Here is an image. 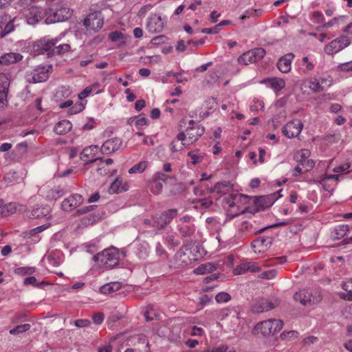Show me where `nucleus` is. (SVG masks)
<instances>
[{
  "label": "nucleus",
  "mask_w": 352,
  "mask_h": 352,
  "mask_svg": "<svg viewBox=\"0 0 352 352\" xmlns=\"http://www.w3.org/2000/svg\"><path fill=\"white\" fill-rule=\"evenodd\" d=\"M59 38H50L43 37L38 41H34L30 46V52L34 55H39L47 54L48 56H52L56 54H60L65 51V45L60 44L58 46L56 45L58 43Z\"/></svg>",
  "instance_id": "nucleus-1"
},
{
  "label": "nucleus",
  "mask_w": 352,
  "mask_h": 352,
  "mask_svg": "<svg viewBox=\"0 0 352 352\" xmlns=\"http://www.w3.org/2000/svg\"><path fill=\"white\" fill-rule=\"evenodd\" d=\"M249 201L248 196L237 192H232L223 199L224 207L232 217L243 213L248 208Z\"/></svg>",
  "instance_id": "nucleus-2"
},
{
  "label": "nucleus",
  "mask_w": 352,
  "mask_h": 352,
  "mask_svg": "<svg viewBox=\"0 0 352 352\" xmlns=\"http://www.w3.org/2000/svg\"><path fill=\"white\" fill-rule=\"evenodd\" d=\"M283 327V321L279 319H267L258 322L252 329L254 335L261 333L263 336H270L279 332Z\"/></svg>",
  "instance_id": "nucleus-3"
},
{
  "label": "nucleus",
  "mask_w": 352,
  "mask_h": 352,
  "mask_svg": "<svg viewBox=\"0 0 352 352\" xmlns=\"http://www.w3.org/2000/svg\"><path fill=\"white\" fill-rule=\"evenodd\" d=\"M98 150V146L94 145L85 148L80 153L78 165L74 168H67V175L71 173L78 174L82 172V166L85 164L96 162Z\"/></svg>",
  "instance_id": "nucleus-4"
},
{
  "label": "nucleus",
  "mask_w": 352,
  "mask_h": 352,
  "mask_svg": "<svg viewBox=\"0 0 352 352\" xmlns=\"http://www.w3.org/2000/svg\"><path fill=\"white\" fill-rule=\"evenodd\" d=\"M322 296L320 289H301L294 295V299L302 305L307 306L317 304L322 300Z\"/></svg>",
  "instance_id": "nucleus-5"
},
{
  "label": "nucleus",
  "mask_w": 352,
  "mask_h": 352,
  "mask_svg": "<svg viewBox=\"0 0 352 352\" xmlns=\"http://www.w3.org/2000/svg\"><path fill=\"white\" fill-rule=\"evenodd\" d=\"M52 67L47 65H38L25 72V78L29 83H38L46 81Z\"/></svg>",
  "instance_id": "nucleus-6"
},
{
  "label": "nucleus",
  "mask_w": 352,
  "mask_h": 352,
  "mask_svg": "<svg viewBox=\"0 0 352 352\" xmlns=\"http://www.w3.org/2000/svg\"><path fill=\"white\" fill-rule=\"evenodd\" d=\"M96 261L101 266L111 269L118 264L119 256L116 249H107L94 256Z\"/></svg>",
  "instance_id": "nucleus-7"
},
{
  "label": "nucleus",
  "mask_w": 352,
  "mask_h": 352,
  "mask_svg": "<svg viewBox=\"0 0 352 352\" xmlns=\"http://www.w3.org/2000/svg\"><path fill=\"white\" fill-rule=\"evenodd\" d=\"M333 81L331 76H327L318 78L310 77L306 80V82L308 83L309 88L314 93H320L330 87L333 85Z\"/></svg>",
  "instance_id": "nucleus-8"
},
{
  "label": "nucleus",
  "mask_w": 352,
  "mask_h": 352,
  "mask_svg": "<svg viewBox=\"0 0 352 352\" xmlns=\"http://www.w3.org/2000/svg\"><path fill=\"white\" fill-rule=\"evenodd\" d=\"M177 231L179 236L183 239H190L194 236L196 228L190 216L186 215L179 219Z\"/></svg>",
  "instance_id": "nucleus-9"
},
{
  "label": "nucleus",
  "mask_w": 352,
  "mask_h": 352,
  "mask_svg": "<svg viewBox=\"0 0 352 352\" xmlns=\"http://www.w3.org/2000/svg\"><path fill=\"white\" fill-rule=\"evenodd\" d=\"M193 245L191 243H186L182 245L176 254L177 259L181 262L182 265H188L193 261L197 260V255L194 253L195 249L192 250Z\"/></svg>",
  "instance_id": "nucleus-10"
},
{
  "label": "nucleus",
  "mask_w": 352,
  "mask_h": 352,
  "mask_svg": "<svg viewBox=\"0 0 352 352\" xmlns=\"http://www.w3.org/2000/svg\"><path fill=\"white\" fill-rule=\"evenodd\" d=\"M265 55V50L261 47H257L249 50L238 58V62L241 65H248L262 59Z\"/></svg>",
  "instance_id": "nucleus-11"
},
{
  "label": "nucleus",
  "mask_w": 352,
  "mask_h": 352,
  "mask_svg": "<svg viewBox=\"0 0 352 352\" xmlns=\"http://www.w3.org/2000/svg\"><path fill=\"white\" fill-rule=\"evenodd\" d=\"M204 131V128L199 126H188L186 130V133L181 132L178 134V140L184 142V144L190 146L201 136Z\"/></svg>",
  "instance_id": "nucleus-12"
},
{
  "label": "nucleus",
  "mask_w": 352,
  "mask_h": 352,
  "mask_svg": "<svg viewBox=\"0 0 352 352\" xmlns=\"http://www.w3.org/2000/svg\"><path fill=\"white\" fill-rule=\"evenodd\" d=\"M169 178L170 177L165 173H155L148 182V188L152 193L158 195L162 190L163 183H166Z\"/></svg>",
  "instance_id": "nucleus-13"
},
{
  "label": "nucleus",
  "mask_w": 352,
  "mask_h": 352,
  "mask_svg": "<svg viewBox=\"0 0 352 352\" xmlns=\"http://www.w3.org/2000/svg\"><path fill=\"white\" fill-rule=\"evenodd\" d=\"M104 21L100 12H93L89 14L83 20V25L87 30L98 32L103 26Z\"/></svg>",
  "instance_id": "nucleus-14"
},
{
  "label": "nucleus",
  "mask_w": 352,
  "mask_h": 352,
  "mask_svg": "<svg viewBox=\"0 0 352 352\" xmlns=\"http://www.w3.org/2000/svg\"><path fill=\"white\" fill-rule=\"evenodd\" d=\"M314 181L320 183L323 188L328 191L332 192L338 184L339 181V175H318L314 176Z\"/></svg>",
  "instance_id": "nucleus-15"
},
{
  "label": "nucleus",
  "mask_w": 352,
  "mask_h": 352,
  "mask_svg": "<svg viewBox=\"0 0 352 352\" xmlns=\"http://www.w3.org/2000/svg\"><path fill=\"white\" fill-rule=\"evenodd\" d=\"M311 152L308 149H300L294 154V159L304 168L305 172L312 170L315 166V162L309 159Z\"/></svg>",
  "instance_id": "nucleus-16"
},
{
  "label": "nucleus",
  "mask_w": 352,
  "mask_h": 352,
  "mask_svg": "<svg viewBox=\"0 0 352 352\" xmlns=\"http://www.w3.org/2000/svg\"><path fill=\"white\" fill-rule=\"evenodd\" d=\"M177 214L176 209H171L162 212L160 215L153 217L154 226L160 230L164 228L169 224Z\"/></svg>",
  "instance_id": "nucleus-17"
},
{
  "label": "nucleus",
  "mask_w": 352,
  "mask_h": 352,
  "mask_svg": "<svg viewBox=\"0 0 352 352\" xmlns=\"http://www.w3.org/2000/svg\"><path fill=\"white\" fill-rule=\"evenodd\" d=\"M303 128V124L300 120L295 119L287 122L283 128V133L288 138H297Z\"/></svg>",
  "instance_id": "nucleus-18"
},
{
  "label": "nucleus",
  "mask_w": 352,
  "mask_h": 352,
  "mask_svg": "<svg viewBox=\"0 0 352 352\" xmlns=\"http://www.w3.org/2000/svg\"><path fill=\"white\" fill-rule=\"evenodd\" d=\"M350 44L349 38L346 36L334 39L324 47V52L329 55L336 54Z\"/></svg>",
  "instance_id": "nucleus-19"
},
{
  "label": "nucleus",
  "mask_w": 352,
  "mask_h": 352,
  "mask_svg": "<svg viewBox=\"0 0 352 352\" xmlns=\"http://www.w3.org/2000/svg\"><path fill=\"white\" fill-rule=\"evenodd\" d=\"M277 198L278 197L276 193L256 197L254 200V206L256 208V211L258 212L270 207L275 202Z\"/></svg>",
  "instance_id": "nucleus-20"
},
{
  "label": "nucleus",
  "mask_w": 352,
  "mask_h": 352,
  "mask_svg": "<svg viewBox=\"0 0 352 352\" xmlns=\"http://www.w3.org/2000/svg\"><path fill=\"white\" fill-rule=\"evenodd\" d=\"M280 304V301L278 299L269 300V299H261L258 300L253 307V310L257 313H261L267 311L274 309Z\"/></svg>",
  "instance_id": "nucleus-21"
},
{
  "label": "nucleus",
  "mask_w": 352,
  "mask_h": 352,
  "mask_svg": "<svg viewBox=\"0 0 352 352\" xmlns=\"http://www.w3.org/2000/svg\"><path fill=\"white\" fill-rule=\"evenodd\" d=\"M298 72L301 74H307L314 71L316 66L315 60L310 56H304L297 61Z\"/></svg>",
  "instance_id": "nucleus-22"
},
{
  "label": "nucleus",
  "mask_w": 352,
  "mask_h": 352,
  "mask_svg": "<svg viewBox=\"0 0 352 352\" xmlns=\"http://www.w3.org/2000/svg\"><path fill=\"white\" fill-rule=\"evenodd\" d=\"M66 9L60 8L58 10L50 9L47 12V17L45 19V23L50 24L58 22L64 21L65 20Z\"/></svg>",
  "instance_id": "nucleus-23"
},
{
  "label": "nucleus",
  "mask_w": 352,
  "mask_h": 352,
  "mask_svg": "<svg viewBox=\"0 0 352 352\" xmlns=\"http://www.w3.org/2000/svg\"><path fill=\"white\" fill-rule=\"evenodd\" d=\"M272 238L260 236L254 239L252 243V248L256 253H262L267 251L272 244Z\"/></svg>",
  "instance_id": "nucleus-24"
},
{
  "label": "nucleus",
  "mask_w": 352,
  "mask_h": 352,
  "mask_svg": "<svg viewBox=\"0 0 352 352\" xmlns=\"http://www.w3.org/2000/svg\"><path fill=\"white\" fill-rule=\"evenodd\" d=\"M122 144V141L120 138H111L103 143L101 146V151L104 154H110L120 149Z\"/></svg>",
  "instance_id": "nucleus-25"
},
{
  "label": "nucleus",
  "mask_w": 352,
  "mask_h": 352,
  "mask_svg": "<svg viewBox=\"0 0 352 352\" xmlns=\"http://www.w3.org/2000/svg\"><path fill=\"white\" fill-rule=\"evenodd\" d=\"M294 58L293 53H287L280 57L276 64L277 68L282 73H288L292 69V62Z\"/></svg>",
  "instance_id": "nucleus-26"
},
{
  "label": "nucleus",
  "mask_w": 352,
  "mask_h": 352,
  "mask_svg": "<svg viewBox=\"0 0 352 352\" xmlns=\"http://www.w3.org/2000/svg\"><path fill=\"white\" fill-rule=\"evenodd\" d=\"M261 270V267L256 262L243 263L234 269V274H241L248 272H258Z\"/></svg>",
  "instance_id": "nucleus-27"
},
{
  "label": "nucleus",
  "mask_w": 352,
  "mask_h": 352,
  "mask_svg": "<svg viewBox=\"0 0 352 352\" xmlns=\"http://www.w3.org/2000/svg\"><path fill=\"white\" fill-rule=\"evenodd\" d=\"M146 28L151 33L161 32L164 28V22L161 16L157 14L152 15L147 23Z\"/></svg>",
  "instance_id": "nucleus-28"
},
{
  "label": "nucleus",
  "mask_w": 352,
  "mask_h": 352,
  "mask_svg": "<svg viewBox=\"0 0 352 352\" xmlns=\"http://www.w3.org/2000/svg\"><path fill=\"white\" fill-rule=\"evenodd\" d=\"M212 191L220 196L227 194L229 195L230 193L234 192L233 191V184L228 181L217 182L212 188Z\"/></svg>",
  "instance_id": "nucleus-29"
},
{
  "label": "nucleus",
  "mask_w": 352,
  "mask_h": 352,
  "mask_svg": "<svg viewBox=\"0 0 352 352\" xmlns=\"http://www.w3.org/2000/svg\"><path fill=\"white\" fill-rule=\"evenodd\" d=\"M341 287L345 292H339L338 296L344 300L352 301V278L342 281Z\"/></svg>",
  "instance_id": "nucleus-30"
},
{
  "label": "nucleus",
  "mask_w": 352,
  "mask_h": 352,
  "mask_svg": "<svg viewBox=\"0 0 352 352\" xmlns=\"http://www.w3.org/2000/svg\"><path fill=\"white\" fill-rule=\"evenodd\" d=\"M28 24L34 25L38 23L41 18V12L36 7H31L25 10V14Z\"/></svg>",
  "instance_id": "nucleus-31"
},
{
  "label": "nucleus",
  "mask_w": 352,
  "mask_h": 352,
  "mask_svg": "<svg viewBox=\"0 0 352 352\" xmlns=\"http://www.w3.org/2000/svg\"><path fill=\"white\" fill-rule=\"evenodd\" d=\"M219 268V265L208 262L199 265L193 270V273L197 275H204L212 273Z\"/></svg>",
  "instance_id": "nucleus-32"
},
{
  "label": "nucleus",
  "mask_w": 352,
  "mask_h": 352,
  "mask_svg": "<svg viewBox=\"0 0 352 352\" xmlns=\"http://www.w3.org/2000/svg\"><path fill=\"white\" fill-rule=\"evenodd\" d=\"M23 56L19 53L10 52L0 56L1 65H10L22 60Z\"/></svg>",
  "instance_id": "nucleus-33"
},
{
  "label": "nucleus",
  "mask_w": 352,
  "mask_h": 352,
  "mask_svg": "<svg viewBox=\"0 0 352 352\" xmlns=\"http://www.w3.org/2000/svg\"><path fill=\"white\" fill-rule=\"evenodd\" d=\"M50 209L47 206H43L42 204L36 205V206L34 207L30 212V213L29 217L32 219L47 217L50 214Z\"/></svg>",
  "instance_id": "nucleus-34"
},
{
  "label": "nucleus",
  "mask_w": 352,
  "mask_h": 352,
  "mask_svg": "<svg viewBox=\"0 0 352 352\" xmlns=\"http://www.w3.org/2000/svg\"><path fill=\"white\" fill-rule=\"evenodd\" d=\"M112 164L113 160L111 158H107L104 160H100L97 169L98 174L101 175H106L109 173H111L112 171L114 170L111 167L112 166Z\"/></svg>",
  "instance_id": "nucleus-35"
},
{
  "label": "nucleus",
  "mask_w": 352,
  "mask_h": 352,
  "mask_svg": "<svg viewBox=\"0 0 352 352\" xmlns=\"http://www.w3.org/2000/svg\"><path fill=\"white\" fill-rule=\"evenodd\" d=\"M128 189L126 184H123L122 179L118 177L111 184L109 192L111 193H119L126 191Z\"/></svg>",
  "instance_id": "nucleus-36"
},
{
  "label": "nucleus",
  "mask_w": 352,
  "mask_h": 352,
  "mask_svg": "<svg viewBox=\"0 0 352 352\" xmlns=\"http://www.w3.org/2000/svg\"><path fill=\"white\" fill-rule=\"evenodd\" d=\"M349 230L347 225H340L331 232V238L334 241L339 240L346 235Z\"/></svg>",
  "instance_id": "nucleus-37"
},
{
  "label": "nucleus",
  "mask_w": 352,
  "mask_h": 352,
  "mask_svg": "<svg viewBox=\"0 0 352 352\" xmlns=\"http://www.w3.org/2000/svg\"><path fill=\"white\" fill-rule=\"evenodd\" d=\"M268 85L273 88L276 91H280L285 87V82L283 78L274 77L266 80Z\"/></svg>",
  "instance_id": "nucleus-38"
},
{
  "label": "nucleus",
  "mask_w": 352,
  "mask_h": 352,
  "mask_svg": "<svg viewBox=\"0 0 352 352\" xmlns=\"http://www.w3.org/2000/svg\"><path fill=\"white\" fill-rule=\"evenodd\" d=\"M204 160V155L199 150L188 152V162L191 164H197Z\"/></svg>",
  "instance_id": "nucleus-39"
},
{
  "label": "nucleus",
  "mask_w": 352,
  "mask_h": 352,
  "mask_svg": "<svg viewBox=\"0 0 352 352\" xmlns=\"http://www.w3.org/2000/svg\"><path fill=\"white\" fill-rule=\"evenodd\" d=\"M121 287L120 283L118 282L110 283L102 285L100 288V292L104 294H109L119 290Z\"/></svg>",
  "instance_id": "nucleus-40"
},
{
  "label": "nucleus",
  "mask_w": 352,
  "mask_h": 352,
  "mask_svg": "<svg viewBox=\"0 0 352 352\" xmlns=\"http://www.w3.org/2000/svg\"><path fill=\"white\" fill-rule=\"evenodd\" d=\"M239 231L244 235L256 233L257 231L254 229L252 225L248 221H243L239 226Z\"/></svg>",
  "instance_id": "nucleus-41"
},
{
  "label": "nucleus",
  "mask_w": 352,
  "mask_h": 352,
  "mask_svg": "<svg viewBox=\"0 0 352 352\" xmlns=\"http://www.w3.org/2000/svg\"><path fill=\"white\" fill-rule=\"evenodd\" d=\"M100 83L96 82L91 86L87 87L82 91H81L78 94V98L80 100H82L87 97L92 91H96V93L99 92Z\"/></svg>",
  "instance_id": "nucleus-42"
},
{
  "label": "nucleus",
  "mask_w": 352,
  "mask_h": 352,
  "mask_svg": "<svg viewBox=\"0 0 352 352\" xmlns=\"http://www.w3.org/2000/svg\"><path fill=\"white\" fill-rule=\"evenodd\" d=\"M148 162L146 160L141 161L139 163L135 164L129 170L130 174H137L143 173L147 168Z\"/></svg>",
  "instance_id": "nucleus-43"
},
{
  "label": "nucleus",
  "mask_w": 352,
  "mask_h": 352,
  "mask_svg": "<svg viewBox=\"0 0 352 352\" xmlns=\"http://www.w3.org/2000/svg\"><path fill=\"white\" fill-rule=\"evenodd\" d=\"M82 197L79 194H74L67 198V203L69 206L72 208H76L78 207L82 202Z\"/></svg>",
  "instance_id": "nucleus-44"
},
{
  "label": "nucleus",
  "mask_w": 352,
  "mask_h": 352,
  "mask_svg": "<svg viewBox=\"0 0 352 352\" xmlns=\"http://www.w3.org/2000/svg\"><path fill=\"white\" fill-rule=\"evenodd\" d=\"M184 142L178 140V135L173 140L170 145L171 152L175 153L182 151L184 147L188 146L184 144Z\"/></svg>",
  "instance_id": "nucleus-45"
},
{
  "label": "nucleus",
  "mask_w": 352,
  "mask_h": 352,
  "mask_svg": "<svg viewBox=\"0 0 352 352\" xmlns=\"http://www.w3.org/2000/svg\"><path fill=\"white\" fill-rule=\"evenodd\" d=\"M109 38L113 42H120L119 46L125 45L124 34L120 32L115 31L109 34Z\"/></svg>",
  "instance_id": "nucleus-46"
},
{
  "label": "nucleus",
  "mask_w": 352,
  "mask_h": 352,
  "mask_svg": "<svg viewBox=\"0 0 352 352\" xmlns=\"http://www.w3.org/2000/svg\"><path fill=\"white\" fill-rule=\"evenodd\" d=\"M65 195V190L63 188L56 187L50 190L47 195V197L50 199H57Z\"/></svg>",
  "instance_id": "nucleus-47"
},
{
  "label": "nucleus",
  "mask_w": 352,
  "mask_h": 352,
  "mask_svg": "<svg viewBox=\"0 0 352 352\" xmlns=\"http://www.w3.org/2000/svg\"><path fill=\"white\" fill-rule=\"evenodd\" d=\"M351 164L349 162L344 163L333 169V173L339 175V177L350 172Z\"/></svg>",
  "instance_id": "nucleus-48"
},
{
  "label": "nucleus",
  "mask_w": 352,
  "mask_h": 352,
  "mask_svg": "<svg viewBox=\"0 0 352 352\" xmlns=\"http://www.w3.org/2000/svg\"><path fill=\"white\" fill-rule=\"evenodd\" d=\"M299 333L296 331H284L280 335V338L283 340H293L298 338Z\"/></svg>",
  "instance_id": "nucleus-49"
},
{
  "label": "nucleus",
  "mask_w": 352,
  "mask_h": 352,
  "mask_svg": "<svg viewBox=\"0 0 352 352\" xmlns=\"http://www.w3.org/2000/svg\"><path fill=\"white\" fill-rule=\"evenodd\" d=\"M337 72H344L352 76V60L340 64L337 68Z\"/></svg>",
  "instance_id": "nucleus-50"
},
{
  "label": "nucleus",
  "mask_w": 352,
  "mask_h": 352,
  "mask_svg": "<svg viewBox=\"0 0 352 352\" xmlns=\"http://www.w3.org/2000/svg\"><path fill=\"white\" fill-rule=\"evenodd\" d=\"M35 269L32 267H20L14 270V273L21 276L31 275L34 273Z\"/></svg>",
  "instance_id": "nucleus-51"
},
{
  "label": "nucleus",
  "mask_w": 352,
  "mask_h": 352,
  "mask_svg": "<svg viewBox=\"0 0 352 352\" xmlns=\"http://www.w3.org/2000/svg\"><path fill=\"white\" fill-rule=\"evenodd\" d=\"M30 329V324H23L16 326L12 329L10 330V333L12 335H16L21 333L25 332Z\"/></svg>",
  "instance_id": "nucleus-52"
},
{
  "label": "nucleus",
  "mask_w": 352,
  "mask_h": 352,
  "mask_svg": "<svg viewBox=\"0 0 352 352\" xmlns=\"http://www.w3.org/2000/svg\"><path fill=\"white\" fill-rule=\"evenodd\" d=\"M66 131V121L65 120L59 121L56 124L54 131L58 135H63Z\"/></svg>",
  "instance_id": "nucleus-53"
},
{
  "label": "nucleus",
  "mask_w": 352,
  "mask_h": 352,
  "mask_svg": "<svg viewBox=\"0 0 352 352\" xmlns=\"http://www.w3.org/2000/svg\"><path fill=\"white\" fill-rule=\"evenodd\" d=\"M218 303L227 302L231 300V296L227 292H219L215 296Z\"/></svg>",
  "instance_id": "nucleus-54"
},
{
  "label": "nucleus",
  "mask_w": 352,
  "mask_h": 352,
  "mask_svg": "<svg viewBox=\"0 0 352 352\" xmlns=\"http://www.w3.org/2000/svg\"><path fill=\"white\" fill-rule=\"evenodd\" d=\"M285 262H286L285 256L275 257V258H272L269 259L267 261V264L263 265V266H265V267L272 266V265H275L277 264H282V263H284Z\"/></svg>",
  "instance_id": "nucleus-55"
},
{
  "label": "nucleus",
  "mask_w": 352,
  "mask_h": 352,
  "mask_svg": "<svg viewBox=\"0 0 352 352\" xmlns=\"http://www.w3.org/2000/svg\"><path fill=\"white\" fill-rule=\"evenodd\" d=\"M330 162H328L327 161H320L318 164L316 166V173H324V174L327 172V170L329 167Z\"/></svg>",
  "instance_id": "nucleus-56"
},
{
  "label": "nucleus",
  "mask_w": 352,
  "mask_h": 352,
  "mask_svg": "<svg viewBox=\"0 0 352 352\" xmlns=\"http://www.w3.org/2000/svg\"><path fill=\"white\" fill-rule=\"evenodd\" d=\"M277 274V272L274 269L268 270L266 271L263 272L260 275L259 277L263 279H272L274 278Z\"/></svg>",
  "instance_id": "nucleus-57"
},
{
  "label": "nucleus",
  "mask_w": 352,
  "mask_h": 352,
  "mask_svg": "<svg viewBox=\"0 0 352 352\" xmlns=\"http://www.w3.org/2000/svg\"><path fill=\"white\" fill-rule=\"evenodd\" d=\"M262 14L261 10H247L245 13L241 16L242 19L250 18V17H258Z\"/></svg>",
  "instance_id": "nucleus-58"
},
{
  "label": "nucleus",
  "mask_w": 352,
  "mask_h": 352,
  "mask_svg": "<svg viewBox=\"0 0 352 352\" xmlns=\"http://www.w3.org/2000/svg\"><path fill=\"white\" fill-rule=\"evenodd\" d=\"M50 226V223H47V224H44V225H42V226H38L35 228H33L31 230H30L29 232V234H30V236H34L36 237V235L44 231L45 229H47L49 226Z\"/></svg>",
  "instance_id": "nucleus-59"
},
{
  "label": "nucleus",
  "mask_w": 352,
  "mask_h": 352,
  "mask_svg": "<svg viewBox=\"0 0 352 352\" xmlns=\"http://www.w3.org/2000/svg\"><path fill=\"white\" fill-rule=\"evenodd\" d=\"M165 241L168 245H170L173 248H175L180 244L179 241L177 239L173 234L166 236L165 238Z\"/></svg>",
  "instance_id": "nucleus-60"
},
{
  "label": "nucleus",
  "mask_w": 352,
  "mask_h": 352,
  "mask_svg": "<svg viewBox=\"0 0 352 352\" xmlns=\"http://www.w3.org/2000/svg\"><path fill=\"white\" fill-rule=\"evenodd\" d=\"M18 179V174L14 170H10L8 172L4 175V180L7 183H12L15 182Z\"/></svg>",
  "instance_id": "nucleus-61"
},
{
  "label": "nucleus",
  "mask_w": 352,
  "mask_h": 352,
  "mask_svg": "<svg viewBox=\"0 0 352 352\" xmlns=\"http://www.w3.org/2000/svg\"><path fill=\"white\" fill-rule=\"evenodd\" d=\"M85 107L82 102L76 103L74 107L67 109V113L74 114L80 112L84 109Z\"/></svg>",
  "instance_id": "nucleus-62"
},
{
  "label": "nucleus",
  "mask_w": 352,
  "mask_h": 352,
  "mask_svg": "<svg viewBox=\"0 0 352 352\" xmlns=\"http://www.w3.org/2000/svg\"><path fill=\"white\" fill-rule=\"evenodd\" d=\"M337 94L336 93H327L321 95L319 98L324 102L335 100L337 98Z\"/></svg>",
  "instance_id": "nucleus-63"
},
{
  "label": "nucleus",
  "mask_w": 352,
  "mask_h": 352,
  "mask_svg": "<svg viewBox=\"0 0 352 352\" xmlns=\"http://www.w3.org/2000/svg\"><path fill=\"white\" fill-rule=\"evenodd\" d=\"M14 30V26L13 24V21H10L3 28V30H1L2 35H3V37L12 32Z\"/></svg>",
  "instance_id": "nucleus-64"
}]
</instances>
